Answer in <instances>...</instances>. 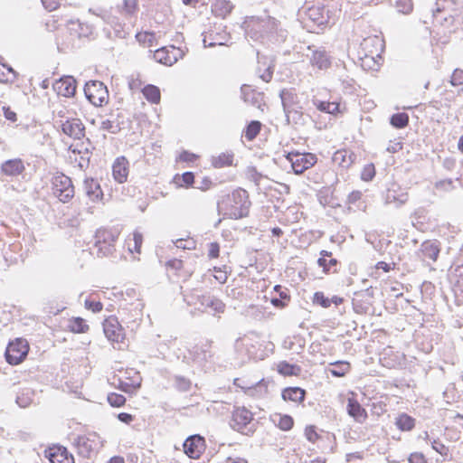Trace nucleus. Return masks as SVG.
<instances>
[{
	"mask_svg": "<svg viewBox=\"0 0 463 463\" xmlns=\"http://www.w3.org/2000/svg\"><path fill=\"white\" fill-rule=\"evenodd\" d=\"M100 128L112 134H116L120 130L118 124L109 119L103 120L101 122Z\"/></svg>",
	"mask_w": 463,
	"mask_h": 463,
	"instance_id": "603ef678",
	"label": "nucleus"
},
{
	"mask_svg": "<svg viewBox=\"0 0 463 463\" xmlns=\"http://www.w3.org/2000/svg\"><path fill=\"white\" fill-rule=\"evenodd\" d=\"M183 447L189 458L197 459L205 449V439L198 434L192 435L184 440Z\"/></svg>",
	"mask_w": 463,
	"mask_h": 463,
	"instance_id": "f8f14e48",
	"label": "nucleus"
},
{
	"mask_svg": "<svg viewBox=\"0 0 463 463\" xmlns=\"http://www.w3.org/2000/svg\"><path fill=\"white\" fill-rule=\"evenodd\" d=\"M76 88V80L72 76H64L53 84V89L57 91L58 95L67 98L74 96Z\"/></svg>",
	"mask_w": 463,
	"mask_h": 463,
	"instance_id": "2eb2a0df",
	"label": "nucleus"
},
{
	"mask_svg": "<svg viewBox=\"0 0 463 463\" xmlns=\"http://www.w3.org/2000/svg\"><path fill=\"white\" fill-rule=\"evenodd\" d=\"M303 19L304 27L309 32L318 33L329 23V10L323 5H312L305 13Z\"/></svg>",
	"mask_w": 463,
	"mask_h": 463,
	"instance_id": "20e7f679",
	"label": "nucleus"
},
{
	"mask_svg": "<svg viewBox=\"0 0 463 463\" xmlns=\"http://www.w3.org/2000/svg\"><path fill=\"white\" fill-rule=\"evenodd\" d=\"M175 388L180 392H188L191 388L192 383L189 379L176 375L175 376Z\"/></svg>",
	"mask_w": 463,
	"mask_h": 463,
	"instance_id": "de8ad7c7",
	"label": "nucleus"
},
{
	"mask_svg": "<svg viewBox=\"0 0 463 463\" xmlns=\"http://www.w3.org/2000/svg\"><path fill=\"white\" fill-rule=\"evenodd\" d=\"M28 350L29 346L27 342L24 339L17 338L8 344L5 353V360L10 364H18L25 358Z\"/></svg>",
	"mask_w": 463,
	"mask_h": 463,
	"instance_id": "1a4fd4ad",
	"label": "nucleus"
},
{
	"mask_svg": "<svg viewBox=\"0 0 463 463\" xmlns=\"http://www.w3.org/2000/svg\"><path fill=\"white\" fill-rule=\"evenodd\" d=\"M346 411L355 422L360 424L365 422L368 418L365 409L363 408L359 402L354 397H349L347 399Z\"/></svg>",
	"mask_w": 463,
	"mask_h": 463,
	"instance_id": "dca6fc26",
	"label": "nucleus"
},
{
	"mask_svg": "<svg viewBox=\"0 0 463 463\" xmlns=\"http://www.w3.org/2000/svg\"><path fill=\"white\" fill-rule=\"evenodd\" d=\"M420 250L424 259L435 262L440 252V242L437 240H427L421 243Z\"/></svg>",
	"mask_w": 463,
	"mask_h": 463,
	"instance_id": "412c9836",
	"label": "nucleus"
},
{
	"mask_svg": "<svg viewBox=\"0 0 463 463\" xmlns=\"http://www.w3.org/2000/svg\"><path fill=\"white\" fill-rule=\"evenodd\" d=\"M67 327L71 332L75 334L86 333L90 329L86 321L80 317L70 319Z\"/></svg>",
	"mask_w": 463,
	"mask_h": 463,
	"instance_id": "7c9ffc66",
	"label": "nucleus"
},
{
	"mask_svg": "<svg viewBox=\"0 0 463 463\" xmlns=\"http://www.w3.org/2000/svg\"><path fill=\"white\" fill-rule=\"evenodd\" d=\"M74 445L81 457L90 458L92 453L97 452L102 447V440L96 432H91L77 437Z\"/></svg>",
	"mask_w": 463,
	"mask_h": 463,
	"instance_id": "6e6552de",
	"label": "nucleus"
},
{
	"mask_svg": "<svg viewBox=\"0 0 463 463\" xmlns=\"http://www.w3.org/2000/svg\"><path fill=\"white\" fill-rule=\"evenodd\" d=\"M137 7V0H124L123 11L128 14H132L136 12Z\"/></svg>",
	"mask_w": 463,
	"mask_h": 463,
	"instance_id": "4d7b16f0",
	"label": "nucleus"
},
{
	"mask_svg": "<svg viewBox=\"0 0 463 463\" xmlns=\"http://www.w3.org/2000/svg\"><path fill=\"white\" fill-rule=\"evenodd\" d=\"M456 298L457 301L463 303V274L460 273V278L458 280L456 288Z\"/></svg>",
	"mask_w": 463,
	"mask_h": 463,
	"instance_id": "0e129e2a",
	"label": "nucleus"
},
{
	"mask_svg": "<svg viewBox=\"0 0 463 463\" xmlns=\"http://www.w3.org/2000/svg\"><path fill=\"white\" fill-rule=\"evenodd\" d=\"M220 252V246L217 242H211L208 246V256L211 259L217 258Z\"/></svg>",
	"mask_w": 463,
	"mask_h": 463,
	"instance_id": "e2e57ef3",
	"label": "nucleus"
},
{
	"mask_svg": "<svg viewBox=\"0 0 463 463\" xmlns=\"http://www.w3.org/2000/svg\"><path fill=\"white\" fill-rule=\"evenodd\" d=\"M307 50L311 52V55L307 54L309 62L313 67L319 70H327L331 66V56L324 47H316L308 45Z\"/></svg>",
	"mask_w": 463,
	"mask_h": 463,
	"instance_id": "9b49d317",
	"label": "nucleus"
},
{
	"mask_svg": "<svg viewBox=\"0 0 463 463\" xmlns=\"http://www.w3.org/2000/svg\"><path fill=\"white\" fill-rule=\"evenodd\" d=\"M142 93L147 101L153 104H158L161 99V93L158 87L147 84L142 89Z\"/></svg>",
	"mask_w": 463,
	"mask_h": 463,
	"instance_id": "c756f323",
	"label": "nucleus"
},
{
	"mask_svg": "<svg viewBox=\"0 0 463 463\" xmlns=\"http://www.w3.org/2000/svg\"><path fill=\"white\" fill-rule=\"evenodd\" d=\"M279 98L284 112L294 109H302L294 89H283L279 93Z\"/></svg>",
	"mask_w": 463,
	"mask_h": 463,
	"instance_id": "6ab92c4d",
	"label": "nucleus"
},
{
	"mask_svg": "<svg viewBox=\"0 0 463 463\" xmlns=\"http://www.w3.org/2000/svg\"><path fill=\"white\" fill-rule=\"evenodd\" d=\"M49 460L51 463H74L73 456L64 447H57L51 451Z\"/></svg>",
	"mask_w": 463,
	"mask_h": 463,
	"instance_id": "393cba45",
	"label": "nucleus"
},
{
	"mask_svg": "<svg viewBox=\"0 0 463 463\" xmlns=\"http://www.w3.org/2000/svg\"><path fill=\"white\" fill-rule=\"evenodd\" d=\"M443 167L448 171H453L456 168L457 161L452 157H446L442 162Z\"/></svg>",
	"mask_w": 463,
	"mask_h": 463,
	"instance_id": "774afa93",
	"label": "nucleus"
},
{
	"mask_svg": "<svg viewBox=\"0 0 463 463\" xmlns=\"http://www.w3.org/2000/svg\"><path fill=\"white\" fill-rule=\"evenodd\" d=\"M296 175L304 173L317 163V156L311 153L290 152L287 156Z\"/></svg>",
	"mask_w": 463,
	"mask_h": 463,
	"instance_id": "9d476101",
	"label": "nucleus"
},
{
	"mask_svg": "<svg viewBox=\"0 0 463 463\" xmlns=\"http://www.w3.org/2000/svg\"><path fill=\"white\" fill-rule=\"evenodd\" d=\"M260 128H261V124H260V121H257V120L250 121L248 124V126L246 127L245 137L249 141L253 140L258 136V134L260 133Z\"/></svg>",
	"mask_w": 463,
	"mask_h": 463,
	"instance_id": "79ce46f5",
	"label": "nucleus"
},
{
	"mask_svg": "<svg viewBox=\"0 0 463 463\" xmlns=\"http://www.w3.org/2000/svg\"><path fill=\"white\" fill-rule=\"evenodd\" d=\"M335 366L337 368L330 370L332 375L335 377H342L344 376L350 369V364L347 362H336L334 364Z\"/></svg>",
	"mask_w": 463,
	"mask_h": 463,
	"instance_id": "a18cd8bd",
	"label": "nucleus"
},
{
	"mask_svg": "<svg viewBox=\"0 0 463 463\" xmlns=\"http://www.w3.org/2000/svg\"><path fill=\"white\" fill-rule=\"evenodd\" d=\"M241 98L244 102L260 109L263 104V96L250 88L249 85H242L241 88Z\"/></svg>",
	"mask_w": 463,
	"mask_h": 463,
	"instance_id": "4be33fe9",
	"label": "nucleus"
},
{
	"mask_svg": "<svg viewBox=\"0 0 463 463\" xmlns=\"http://www.w3.org/2000/svg\"><path fill=\"white\" fill-rule=\"evenodd\" d=\"M302 109H294L288 111H285V115L287 118V121L292 122L296 125H303L304 124V114L301 111Z\"/></svg>",
	"mask_w": 463,
	"mask_h": 463,
	"instance_id": "a19ab883",
	"label": "nucleus"
},
{
	"mask_svg": "<svg viewBox=\"0 0 463 463\" xmlns=\"http://www.w3.org/2000/svg\"><path fill=\"white\" fill-rule=\"evenodd\" d=\"M252 420L253 415L250 411L245 407H238L232 412L230 426L243 435L251 436L255 432L254 424L251 423Z\"/></svg>",
	"mask_w": 463,
	"mask_h": 463,
	"instance_id": "39448f33",
	"label": "nucleus"
},
{
	"mask_svg": "<svg viewBox=\"0 0 463 463\" xmlns=\"http://www.w3.org/2000/svg\"><path fill=\"white\" fill-rule=\"evenodd\" d=\"M42 3L49 12L55 10L60 5V0H42Z\"/></svg>",
	"mask_w": 463,
	"mask_h": 463,
	"instance_id": "69168bd1",
	"label": "nucleus"
},
{
	"mask_svg": "<svg viewBox=\"0 0 463 463\" xmlns=\"http://www.w3.org/2000/svg\"><path fill=\"white\" fill-rule=\"evenodd\" d=\"M211 310L213 311V315L223 313L225 311V304L219 298H215L212 305Z\"/></svg>",
	"mask_w": 463,
	"mask_h": 463,
	"instance_id": "052dcab7",
	"label": "nucleus"
},
{
	"mask_svg": "<svg viewBox=\"0 0 463 463\" xmlns=\"http://www.w3.org/2000/svg\"><path fill=\"white\" fill-rule=\"evenodd\" d=\"M222 204L223 206L219 204V212L224 210V215L238 220L248 216L251 203L248 192L238 188L227 196L226 202H223Z\"/></svg>",
	"mask_w": 463,
	"mask_h": 463,
	"instance_id": "f257e3e1",
	"label": "nucleus"
},
{
	"mask_svg": "<svg viewBox=\"0 0 463 463\" xmlns=\"http://www.w3.org/2000/svg\"><path fill=\"white\" fill-rule=\"evenodd\" d=\"M314 104L318 110L328 114H335L339 109V104L335 102L314 100Z\"/></svg>",
	"mask_w": 463,
	"mask_h": 463,
	"instance_id": "4c0bfd02",
	"label": "nucleus"
},
{
	"mask_svg": "<svg viewBox=\"0 0 463 463\" xmlns=\"http://www.w3.org/2000/svg\"><path fill=\"white\" fill-rule=\"evenodd\" d=\"M211 348L212 342L206 341L205 343L194 346L190 351V354H192L194 361L202 365L213 357Z\"/></svg>",
	"mask_w": 463,
	"mask_h": 463,
	"instance_id": "a211bd4d",
	"label": "nucleus"
},
{
	"mask_svg": "<svg viewBox=\"0 0 463 463\" xmlns=\"http://www.w3.org/2000/svg\"><path fill=\"white\" fill-rule=\"evenodd\" d=\"M209 38L212 41L208 43L207 36L204 37V39L203 41L204 47H213L215 45H225V44H227V42H228L230 36L226 33H224L222 34L215 33L214 36L213 35V33H210Z\"/></svg>",
	"mask_w": 463,
	"mask_h": 463,
	"instance_id": "72a5a7b5",
	"label": "nucleus"
},
{
	"mask_svg": "<svg viewBox=\"0 0 463 463\" xmlns=\"http://www.w3.org/2000/svg\"><path fill=\"white\" fill-rule=\"evenodd\" d=\"M317 264L319 267L323 268V271L325 273H329V272H335L336 271V266L338 264V261L336 259H330L329 260H327L326 258H319L317 260Z\"/></svg>",
	"mask_w": 463,
	"mask_h": 463,
	"instance_id": "37998d69",
	"label": "nucleus"
},
{
	"mask_svg": "<svg viewBox=\"0 0 463 463\" xmlns=\"http://www.w3.org/2000/svg\"><path fill=\"white\" fill-rule=\"evenodd\" d=\"M128 162L126 157H118L112 165V175L114 179L122 184L127 181L128 175Z\"/></svg>",
	"mask_w": 463,
	"mask_h": 463,
	"instance_id": "b1692460",
	"label": "nucleus"
},
{
	"mask_svg": "<svg viewBox=\"0 0 463 463\" xmlns=\"http://www.w3.org/2000/svg\"><path fill=\"white\" fill-rule=\"evenodd\" d=\"M410 463H426L425 458L422 453H411L408 458Z\"/></svg>",
	"mask_w": 463,
	"mask_h": 463,
	"instance_id": "338daca9",
	"label": "nucleus"
},
{
	"mask_svg": "<svg viewBox=\"0 0 463 463\" xmlns=\"http://www.w3.org/2000/svg\"><path fill=\"white\" fill-rule=\"evenodd\" d=\"M375 175V169L374 165L373 164L366 165L362 173H361V178L364 181H371Z\"/></svg>",
	"mask_w": 463,
	"mask_h": 463,
	"instance_id": "6e6d98bb",
	"label": "nucleus"
},
{
	"mask_svg": "<svg viewBox=\"0 0 463 463\" xmlns=\"http://www.w3.org/2000/svg\"><path fill=\"white\" fill-rule=\"evenodd\" d=\"M397 428L402 431L411 430L415 426V420L406 413H402L396 418Z\"/></svg>",
	"mask_w": 463,
	"mask_h": 463,
	"instance_id": "473e14b6",
	"label": "nucleus"
},
{
	"mask_svg": "<svg viewBox=\"0 0 463 463\" xmlns=\"http://www.w3.org/2000/svg\"><path fill=\"white\" fill-rule=\"evenodd\" d=\"M21 408L28 407L33 402V392L30 389H24L20 392L15 400Z\"/></svg>",
	"mask_w": 463,
	"mask_h": 463,
	"instance_id": "ea45409f",
	"label": "nucleus"
},
{
	"mask_svg": "<svg viewBox=\"0 0 463 463\" xmlns=\"http://www.w3.org/2000/svg\"><path fill=\"white\" fill-rule=\"evenodd\" d=\"M69 150L75 155L76 154L80 155L79 163H78L80 169L88 167V165L90 164V156H89L90 150L88 147H86L84 150H82V149L78 148V146H74L71 145V146H70Z\"/></svg>",
	"mask_w": 463,
	"mask_h": 463,
	"instance_id": "c9c22d12",
	"label": "nucleus"
},
{
	"mask_svg": "<svg viewBox=\"0 0 463 463\" xmlns=\"http://www.w3.org/2000/svg\"><path fill=\"white\" fill-rule=\"evenodd\" d=\"M52 190L55 197L62 203H68L74 196L71 179L62 173H56L52 177Z\"/></svg>",
	"mask_w": 463,
	"mask_h": 463,
	"instance_id": "423d86ee",
	"label": "nucleus"
},
{
	"mask_svg": "<svg viewBox=\"0 0 463 463\" xmlns=\"http://www.w3.org/2000/svg\"><path fill=\"white\" fill-rule=\"evenodd\" d=\"M390 123L396 128H403L409 124V116L404 112L393 114L390 118Z\"/></svg>",
	"mask_w": 463,
	"mask_h": 463,
	"instance_id": "e433bc0d",
	"label": "nucleus"
},
{
	"mask_svg": "<svg viewBox=\"0 0 463 463\" xmlns=\"http://www.w3.org/2000/svg\"><path fill=\"white\" fill-rule=\"evenodd\" d=\"M233 9V5L228 0H214L212 11L217 16L225 17Z\"/></svg>",
	"mask_w": 463,
	"mask_h": 463,
	"instance_id": "c85d7f7f",
	"label": "nucleus"
},
{
	"mask_svg": "<svg viewBox=\"0 0 463 463\" xmlns=\"http://www.w3.org/2000/svg\"><path fill=\"white\" fill-rule=\"evenodd\" d=\"M85 194L91 202H99L103 198L99 183L93 178H86L83 182Z\"/></svg>",
	"mask_w": 463,
	"mask_h": 463,
	"instance_id": "aec40b11",
	"label": "nucleus"
},
{
	"mask_svg": "<svg viewBox=\"0 0 463 463\" xmlns=\"http://www.w3.org/2000/svg\"><path fill=\"white\" fill-rule=\"evenodd\" d=\"M396 8L400 13L409 14L412 11L411 0H397Z\"/></svg>",
	"mask_w": 463,
	"mask_h": 463,
	"instance_id": "5fc2aeb1",
	"label": "nucleus"
},
{
	"mask_svg": "<svg viewBox=\"0 0 463 463\" xmlns=\"http://www.w3.org/2000/svg\"><path fill=\"white\" fill-rule=\"evenodd\" d=\"M87 99L96 107H101L109 102V90L99 80H90L84 86Z\"/></svg>",
	"mask_w": 463,
	"mask_h": 463,
	"instance_id": "0eeeda50",
	"label": "nucleus"
},
{
	"mask_svg": "<svg viewBox=\"0 0 463 463\" xmlns=\"http://www.w3.org/2000/svg\"><path fill=\"white\" fill-rule=\"evenodd\" d=\"M119 232L117 229H98L94 235V243L91 253L99 258L109 257L116 250L115 243Z\"/></svg>",
	"mask_w": 463,
	"mask_h": 463,
	"instance_id": "f03ea898",
	"label": "nucleus"
},
{
	"mask_svg": "<svg viewBox=\"0 0 463 463\" xmlns=\"http://www.w3.org/2000/svg\"><path fill=\"white\" fill-rule=\"evenodd\" d=\"M118 389L125 392H131L141 386V378L139 376L132 379L130 382H124L120 379H118Z\"/></svg>",
	"mask_w": 463,
	"mask_h": 463,
	"instance_id": "58836bf2",
	"label": "nucleus"
},
{
	"mask_svg": "<svg viewBox=\"0 0 463 463\" xmlns=\"http://www.w3.org/2000/svg\"><path fill=\"white\" fill-rule=\"evenodd\" d=\"M305 435L307 440L311 442H315L318 439V434L317 433L314 426H307L305 430Z\"/></svg>",
	"mask_w": 463,
	"mask_h": 463,
	"instance_id": "680f3d73",
	"label": "nucleus"
},
{
	"mask_svg": "<svg viewBox=\"0 0 463 463\" xmlns=\"http://www.w3.org/2000/svg\"><path fill=\"white\" fill-rule=\"evenodd\" d=\"M205 296L202 290L194 288L184 294V300L188 306H194L195 309L201 311L202 302H203Z\"/></svg>",
	"mask_w": 463,
	"mask_h": 463,
	"instance_id": "a878e982",
	"label": "nucleus"
},
{
	"mask_svg": "<svg viewBox=\"0 0 463 463\" xmlns=\"http://www.w3.org/2000/svg\"><path fill=\"white\" fill-rule=\"evenodd\" d=\"M278 371L282 375H295L297 371H299V367L284 361L279 364Z\"/></svg>",
	"mask_w": 463,
	"mask_h": 463,
	"instance_id": "c03bdc74",
	"label": "nucleus"
},
{
	"mask_svg": "<svg viewBox=\"0 0 463 463\" xmlns=\"http://www.w3.org/2000/svg\"><path fill=\"white\" fill-rule=\"evenodd\" d=\"M278 21L273 17L265 19H251L244 23V31L247 38L259 41L264 35L272 33L278 29Z\"/></svg>",
	"mask_w": 463,
	"mask_h": 463,
	"instance_id": "7ed1b4c3",
	"label": "nucleus"
},
{
	"mask_svg": "<svg viewBox=\"0 0 463 463\" xmlns=\"http://www.w3.org/2000/svg\"><path fill=\"white\" fill-rule=\"evenodd\" d=\"M233 154L232 153H222L218 156L213 157L212 164L216 168H222L224 166L232 165Z\"/></svg>",
	"mask_w": 463,
	"mask_h": 463,
	"instance_id": "f704fd0d",
	"label": "nucleus"
},
{
	"mask_svg": "<svg viewBox=\"0 0 463 463\" xmlns=\"http://www.w3.org/2000/svg\"><path fill=\"white\" fill-rule=\"evenodd\" d=\"M432 449L437 451L439 454H440L443 457H447L449 454V447H447L445 444L440 442L438 439H433L430 441Z\"/></svg>",
	"mask_w": 463,
	"mask_h": 463,
	"instance_id": "864d4df0",
	"label": "nucleus"
},
{
	"mask_svg": "<svg viewBox=\"0 0 463 463\" xmlns=\"http://www.w3.org/2000/svg\"><path fill=\"white\" fill-rule=\"evenodd\" d=\"M307 392L300 387H288L282 391L281 396L284 401L302 402L305 400Z\"/></svg>",
	"mask_w": 463,
	"mask_h": 463,
	"instance_id": "bb28decb",
	"label": "nucleus"
},
{
	"mask_svg": "<svg viewBox=\"0 0 463 463\" xmlns=\"http://www.w3.org/2000/svg\"><path fill=\"white\" fill-rule=\"evenodd\" d=\"M154 59L164 65L172 66L176 62V57L171 55V49L169 47H161L155 51Z\"/></svg>",
	"mask_w": 463,
	"mask_h": 463,
	"instance_id": "cd10ccee",
	"label": "nucleus"
},
{
	"mask_svg": "<svg viewBox=\"0 0 463 463\" xmlns=\"http://www.w3.org/2000/svg\"><path fill=\"white\" fill-rule=\"evenodd\" d=\"M107 400L112 407H120L126 402V398L122 394L115 392L109 393Z\"/></svg>",
	"mask_w": 463,
	"mask_h": 463,
	"instance_id": "09e8293b",
	"label": "nucleus"
},
{
	"mask_svg": "<svg viewBox=\"0 0 463 463\" xmlns=\"http://www.w3.org/2000/svg\"><path fill=\"white\" fill-rule=\"evenodd\" d=\"M85 307L89 310H91L94 313H98L102 310L103 305L99 301L86 299L85 300Z\"/></svg>",
	"mask_w": 463,
	"mask_h": 463,
	"instance_id": "13d9d810",
	"label": "nucleus"
},
{
	"mask_svg": "<svg viewBox=\"0 0 463 463\" xmlns=\"http://www.w3.org/2000/svg\"><path fill=\"white\" fill-rule=\"evenodd\" d=\"M290 299V297L286 291H280L279 293V298L275 297L271 298V304L276 307H285L288 301Z\"/></svg>",
	"mask_w": 463,
	"mask_h": 463,
	"instance_id": "49530a36",
	"label": "nucleus"
},
{
	"mask_svg": "<svg viewBox=\"0 0 463 463\" xmlns=\"http://www.w3.org/2000/svg\"><path fill=\"white\" fill-rule=\"evenodd\" d=\"M103 331L108 340L122 343L125 339L124 329L114 317H109L103 322Z\"/></svg>",
	"mask_w": 463,
	"mask_h": 463,
	"instance_id": "ddd939ff",
	"label": "nucleus"
},
{
	"mask_svg": "<svg viewBox=\"0 0 463 463\" xmlns=\"http://www.w3.org/2000/svg\"><path fill=\"white\" fill-rule=\"evenodd\" d=\"M246 176L250 181L253 182L256 185L260 184V181L263 177V175L260 173H259L254 166H250L247 168Z\"/></svg>",
	"mask_w": 463,
	"mask_h": 463,
	"instance_id": "8fccbe9b",
	"label": "nucleus"
},
{
	"mask_svg": "<svg viewBox=\"0 0 463 463\" xmlns=\"http://www.w3.org/2000/svg\"><path fill=\"white\" fill-rule=\"evenodd\" d=\"M450 83L453 86H458L463 84V71L456 69L451 76Z\"/></svg>",
	"mask_w": 463,
	"mask_h": 463,
	"instance_id": "bf43d9fd",
	"label": "nucleus"
},
{
	"mask_svg": "<svg viewBox=\"0 0 463 463\" xmlns=\"http://www.w3.org/2000/svg\"><path fill=\"white\" fill-rule=\"evenodd\" d=\"M272 421L284 431L291 430L294 425L293 418L287 414H275L272 416Z\"/></svg>",
	"mask_w": 463,
	"mask_h": 463,
	"instance_id": "2f4dec72",
	"label": "nucleus"
},
{
	"mask_svg": "<svg viewBox=\"0 0 463 463\" xmlns=\"http://www.w3.org/2000/svg\"><path fill=\"white\" fill-rule=\"evenodd\" d=\"M61 129L63 134L73 138L81 139L85 137V126L80 118H68L61 121Z\"/></svg>",
	"mask_w": 463,
	"mask_h": 463,
	"instance_id": "4468645a",
	"label": "nucleus"
},
{
	"mask_svg": "<svg viewBox=\"0 0 463 463\" xmlns=\"http://www.w3.org/2000/svg\"><path fill=\"white\" fill-rule=\"evenodd\" d=\"M313 302L321 306L322 307H329L331 305V300L326 298L323 292H316L313 297Z\"/></svg>",
	"mask_w": 463,
	"mask_h": 463,
	"instance_id": "3c124183",
	"label": "nucleus"
},
{
	"mask_svg": "<svg viewBox=\"0 0 463 463\" xmlns=\"http://www.w3.org/2000/svg\"><path fill=\"white\" fill-rule=\"evenodd\" d=\"M24 170V164L20 158L8 159L1 165L2 173L7 176H17Z\"/></svg>",
	"mask_w": 463,
	"mask_h": 463,
	"instance_id": "5701e85b",
	"label": "nucleus"
},
{
	"mask_svg": "<svg viewBox=\"0 0 463 463\" xmlns=\"http://www.w3.org/2000/svg\"><path fill=\"white\" fill-rule=\"evenodd\" d=\"M409 195L398 184H392L385 194V203H396L401 206L408 201Z\"/></svg>",
	"mask_w": 463,
	"mask_h": 463,
	"instance_id": "f3484780",
	"label": "nucleus"
}]
</instances>
